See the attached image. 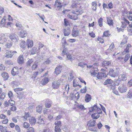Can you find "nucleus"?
I'll return each instance as SVG.
<instances>
[{
  "instance_id": "61",
  "label": "nucleus",
  "mask_w": 132,
  "mask_h": 132,
  "mask_svg": "<svg viewBox=\"0 0 132 132\" xmlns=\"http://www.w3.org/2000/svg\"><path fill=\"white\" fill-rule=\"evenodd\" d=\"M51 131L48 128H45L43 130V132H51Z\"/></svg>"
},
{
  "instance_id": "29",
  "label": "nucleus",
  "mask_w": 132,
  "mask_h": 132,
  "mask_svg": "<svg viewBox=\"0 0 132 132\" xmlns=\"http://www.w3.org/2000/svg\"><path fill=\"white\" fill-rule=\"evenodd\" d=\"M17 71L18 69L15 67L13 68L11 71L12 75L13 76H15L18 74Z\"/></svg>"
},
{
  "instance_id": "10",
  "label": "nucleus",
  "mask_w": 132,
  "mask_h": 132,
  "mask_svg": "<svg viewBox=\"0 0 132 132\" xmlns=\"http://www.w3.org/2000/svg\"><path fill=\"white\" fill-rule=\"evenodd\" d=\"M96 123V121L93 119L90 120L88 121L87 123L88 126H95V124Z\"/></svg>"
},
{
  "instance_id": "5",
  "label": "nucleus",
  "mask_w": 132,
  "mask_h": 132,
  "mask_svg": "<svg viewBox=\"0 0 132 132\" xmlns=\"http://www.w3.org/2000/svg\"><path fill=\"white\" fill-rule=\"evenodd\" d=\"M107 74L104 72H100L98 73L97 76V77L98 79H101L102 77H106Z\"/></svg>"
},
{
  "instance_id": "57",
  "label": "nucleus",
  "mask_w": 132,
  "mask_h": 132,
  "mask_svg": "<svg viewBox=\"0 0 132 132\" xmlns=\"http://www.w3.org/2000/svg\"><path fill=\"white\" fill-rule=\"evenodd\" d=\"M62 42L63 44L65 45H66L67 44V42L66 41V39L65 37H63L62 39Z\"/></svg>"
},
{
  "instance_id": "51",
  "label": "nucleus",
  "mask_w": 132,
  "mask_h": 132,
  "mask_svg": "<svg viewBox=\"0 0 132 132\" xmlns=\"http://www.w3.org/2000/svg\"><path fill=\"white\" fill-rule=\"evenodd\" d=\"M6 94L3 93L0 96V98L1 100H3L5 97Z\"/></svg>"
},
{
  "instance_id": "38",
  "label": "nucleus",
  "mask_w": 132,
  "mask_h": 132,
  "mask_svg": "<svg viewBox=\"0 0 132 132\" xmlns=\"http://www.w3.org/2000/svg\"><path fill=\"white\" fill-rule=\"evenodd\" d=\"M127 97L129 98H131L132 97V90L131 89L129 90L127 94Z\"/></svg>"
},
{
  "instance_id": "14",
  "label": "nucleus",
  "mask_w": 132,
  "mask_h": 132,
  "mask_svg": "<svg viewBox=\"0 0 132 132\" xmlns=\"http://www.w3.org/2000/svg\"><path fill=\"white\" fill-rule=\"evenodd\" d=\"M63 32L64 36H68L70 34L71 31L69 29H65L63 30Z\"/></svg>"
},
{
  "instance_id": "28",
  "label": "nucleus",
  "mask_w": 132,
  "mask_h": 132,
  "mask_svg": "<svg viewBox=\"0 0 132 132\" xmlns=\"http://www.w3.org/2000/svg\"><path fill=\"white\" fill-rule=\"evenodd\" d=\"M98 107L96 105H94L92 107L89 108V111L90 112L95 111L97 109Z\"/></svg>"
},
{
  "instance_id": "2",
  "label": "nucleus",
  "mask_w": 132,
  "mask_h": 132,
  "mask_svg": "<svg viewBox=\"0 0 132 132\" xmlns=\"http://www.w3.org/2000/svg\"><path fill=\"white\" fill-rule=\"evenodd\" d=\"M118 90L120 93H123L126 92L127 91V89L126 86L123 84L119 87Z\"/></svg>"
},
{
  "instance_id": "16",
  "label": "nucleus",
  "mask_w": 132,
  "mask_h": 132,
  "mask_svg": "<svg viewBox=\"0 0 132 132\" xmlns=\"http://www.w3.org/2000/svg\"><path fill=\"white\" fill-rule=\"evenodd\" d=\"M13 54L11 51H8L7 52L5 55V56L7 58H11L12 57Z\"/></svg>"
},
{
  "instance_id": "23",
  "label": "nucleus",
  "mask_w": 132,
  "mask_h": 132,
  "mask_svg": "<svg viewBox=\"0 0 132 132\" xmlns=\"http://www.w3.org/2000/svg\"><path fill=\"white\" fill-rule=\"evenodd\" d=\"M91 97L90 95L86 94L85 97V100L86 102H88L91 100Z\"/></svg>"
},
{
  "instance_id": "12",
  "label": "nucleus",
  "mask_w": 132,
  "mask_h": 132,
  "mask_svg": "<svg viewBox=\"0 0 132 132\" xmlns=\"http://www.w3.org/2000/svg\"><path fill=\"white\" fill-rule=\"evenodd\" d=\"M69 89V85H67L64 87L63 88L64 94L66 95L68 94Z\"/></svg>"
},
{
  "instance_id": "54",
  "label": "nucleus",
  "mask_w": 132,
  "mask_h": 132,
  "mask_svg": "<svg viewBox=\"0 0 132 132\" xmlns=\"http://www.w3.org/2000/svg\"><path fill=\"white\" fill-rule=\"evenodd\" d=\"M78 66L81 67L82 68L84 67L85 66L87 65L86 64H84L82 62L79 63H78Z\"/></svg>"
},
{
  "instance_id": "64",
  "label": "nucleus",
  "mask_w": 132,
  "mask_h": 132,
  "mask_svg": "<svg viewBox=\"0 0 132 132\" xmlns=\"http://www.w3.org/2000/svg\"><path fill=\"white\" fill-rule=\"evenodd\" d=\"M45 105L46 107L49 108L51 106V104L50 102H48L45 104Z\"/></svg>"
},
{
  "instance_id": "20",
  "label": "nucleus",
  "mask_w": 132,
  "mask_h": 132,
  "mask_svg": "<svg viewBox=\"0 0 132 132\" xmlns=\"http://www.w3.org/2000/svg\"><path fill=\"white\" fill-rule=\"evenodd\" d=\"M119 79L120 80H124L126 79V77L125 74L123 73H122L119 75Z\"/></svg>"
},
{
  "instance_id": "21",
  "label": "nucleus",
  "mask_w": 132,
  "mask_h": 132,
  "mask_svg": "<svg viewBox=\"0 0 132 132\" xmlns=\"http://www.w3.org/2000/svg\"><path fill=\"white\" fill-rule=\"evenodd\" d=\"M6 17L4 16L3 19H2L0 23V26L1 27H4L5 25V21Z\"/></svg>"
},
{
  "instance_id": "55",
  "label": "nucleus",
  "mask_w": 132,
  "mask_h": 132,
  "mask_svg": "<svg viewBox=\"0 0 132 132\" xmlns=\"http://www.w3.org/2000/svg\"><path fill=\"white\" fill-rule=\"evenodd\" d=\"M5 67L4 65L2 64H0V70L3 71L5 70Z\"/></svg>"
},
{
  "instance_id": "41",
  "label": "nucleus",
  "mask_w": 132,
  "mask_h": 132,
  "mask_svg": "<svg viewBox=\"0 0 132 132\" xmlns=\"http://www.w3.org/2000/svg\"><path fill=\"white\" fill-rule=\"evenodd\" d=\"M80 97V95L77 92L75 95L73 96V99L75 100H78L79 99Z\"/></svg>"
},
{
  "instance_id": "6",
  "label": "nucleus",
  "mask_w": 132,
  "mask_h": 132,
  "mask_svg": "<svg viewBox=\"0 0 132 132\" xmlns=\"http://www.w3.org/2000/svg\"><path fill=\"white\" fill-rule=\"evenodd\" d=\"M62 66L61 65L57 66L56 67L55 69V72L57 75L60 73L62 70Z\"/></svg>"
},
{
  "instance_id": "11",
  "label": "nucleus",
  "mask_w": 132,
  "mask_h": 132,
  "mask_svg": "<svg viewBox=\"0 0 132 132\" xmlns=\"http://www.w3.org/2000/svg\"><path fill=\"white\" fill-rule=\"evenodd\" d=\"M1 76L5 80H7L9 77L8 74L6 72H3L1 74Z\"/></svg>"
},
{
  "instance_id": "24",
  "label": "nucleus",
  "mask_w": 132,
  "mask_h": 132,
  "mask_svg": "<svg viewBox=\"0 0 132 132\" xmlns=\"http://www.w3.org/2000/svg\"><path fill=\"white\" fill-rule=\"evenodd\" d=\"M27 34V33L26 31L22 30L20 33L19 35L21 37L23 38L26 36Z\"/></svg>"
},
{
  "instance_id": "35",
  "label": "nucleus",
  "mask_w": 132,
  "mask_h": 132,
  "mask_svg": "<svg viewBox=\"0 0 132 132\" xmlns=\"http://www.w3.org/2000/svg\"><path fill=\"white\" fill-rule=\"evenodd\" d=\"M43 118V116H40L38 117V123L42 124L44 122Z\"/></svg>"
},
{
  "instance_id": "33",
  "label": "nucleus",
  "mask_w": 132,
  "mask_h": 132,
  "mask_svg": "<svg viewBox=\"0 0 132 132\" xmlns=\"http://www.w3.org/2000/svg\"><path fill=\"white\" fill-rule=\"evenodd\" d=\"M113 82V81L112 80L108 79L105 80L104 83V84L106 85L108 84H112Z\"/></svg>"
},
{
  "instance_id": "31",
  "label": "nucleus",
  "mask_w": 132,
  "mask_h": 132,
  "mask_svg": "<svg viewBox=\"0 0 132 132\" xmlns=\"http://www.w3.org/2000/svg\"><path fill=\"white\" fill-rule=\"evenodd\" d=\"M92 118L93 119H97L100 117L99 114L98 113H95L92 115Z\"/></svg>"
},
{
  "instance_id": "59",
  "label": "nucleus",
  "mask_w": 132,
  "mask_h": 132,
  "mask_svg": "<svg viewBox=\"0 0 132 132\" xmlns=\"http://www.w3.org/2000/svg\"><path fill=\"white\" fill-rule=\"evenodd\" d=\"M103 35L105 37H109L110 35L109 31H107L104 32L103 33Z\"/></svg>"
},
{
  "instance_id": "34",
  "label": "nucleus",
  "mask_w": 132,
  "mask_h": 132,
  "mask_svg": "<svg viewBox=\"0 0 132 132\" xmlns=\"http://www.w3.org/2000/svg\"><path fill=\"white\" fill-rule=\"evenodd\" d=\"M92 5V9L94 11L96 10V9L97 2L95 1L93 2Z\"/></svg>"
},
{
  "instance_id": "1",
  "label": "nucleus",
  "mask_w": 132,
  "mask_h": 132,
  "mask_svg": "<svg viewBox=\"0 0 132 132\" xmlns=\"http://www.w3.org/2000/svg\"><path fill=\"white\" fill-rule=\"evenodd\" d=\"M83 13L82 11H76L73 13L74 14L72 15L68 14V17L71 19L75 20H77L78 19V14H81Z\"/></svg>"
},
{
  "instance_id": "22",
  "label": "nucleus",
  "mask_w": 132,
  "mask_h": 132,
  "mask_svg": "<svg viewBox=\"0 0 132 132\" xmlns=\"http://www.w3.org/2000/svg\"><path fill=\"white\" fill-rule=\"evenodd\" d=\"M107 23L109 26H113V20L111 18L107 17Z\"/></svg>"
},
{
  "instance_id": "58",
  "label": "nucleus",
  "mask_w": 132,
  "mask_h": 132,
  "mask_svg": "<svg viewBox=\"0 0 132 132\" xmlns=\"http://www.w3.org/2000/svg\"><path fill=\"white\" fill-rule=\"evenodd\" d=\"M55 124L56 125L60 127L61 126V122L60 121H57L55 122Z\"/></svg>"
},
{
  "instance_id": "39",
  "label": "nucleus",
  "mask_w": 132,
  "mask_h": 132,
  "mask_svg": "<svg viewBox=\"0 0 132 132\" xmlns=\"http://www.w3.org/2000/svg\"><path fill=\"white\" fill-rule=\"evenodd\" d=\"M17 94H18L17 97L19 99H21L24 97V94L22 93L19 92L17 93Z\"/></svg>"
},
{
  "instance_id": "40",
  "label": "nucleus",
  "mask_w": 132,
  "mask_h": 132,
  "mask_svg": "<svg viewBox=\"0 0 132 132\" xmlns=\"http://www.w3.org/2000/svg\"><path fill=\"white\" fill-rule=\"evenodd\" d=\"M88 127V129L90 131L96 132L97 131V130H96L94 126H90Z\"/></svg>"
},
{
  "instance_id": "4",
  "label": "nucleus",
  "mask_w": 132,
  "mask_h": 132,
  "mask_svg": "<svg viewBox=\"0 0 132 132\" xmlns=\"http://www.w3.org/2000/svg\"><path fill=\"white\" fill-rule=\"evenodd\" d=\"M60 81L59 80L55 81L52 82V87L53 89H57L60 86Z\"/></svg>"
},
{
  "instance_id": "45",
  "label": "nucleus",
  "mask_w": 132,
  "mask_h": 132,
  "mask_svg": "<svg viewBox=\"0 0 132 132\" xmlns=\"http://www.w3.org/2000/svg\"><path fill=\"white\" fill-rule=\"evenodd\" d=\"M38 62L37 61H35L34 63L32 66V68L33 70H35L37 67L38 66Z\"/></svg>"
},
{
  "instance_id": "32",
  "label": "nucleus",
  "mask_w": 132,
  "mask_h": 132,
  "mask_svg": "<svg viewBox=\"0 0 132 132\" xmlns=\"http://www.w3.org/2000/svg\"><path fill=\"white\" fill-rule=\"evenodd\" d=\"M42 106L40 105H39L36 108V111L39 113H41L42 112Z\"/></svg>"
},
{
  "instance_id": "3",
  "label": "nucleus",
  "mask_w": 132,
  "mask_h": 132,
  "mask_svg": "<svg viewBox=\"0 0 132 132\" xmlns=\"http://www.w3.org/2000/svg\"><path fill=\"white\" fill-rule=\"evenodd\" d=\"M9 37L10 39L13 42H16L18 41L17 36L14 34H12L10 35Z\"/></svg>"
},
{
  "instance_id": "25",
  "label": "nucleus",
  "mask_w": 132,
  "mask_h": 132,
  "mask_svg": "<svg viewBox=\"0 0 132 132\" xmlns=\"http://www.w3.org/2000/svg\"><path fill=\"white\" fill-rule=\"evenodd\" d=\"M123 20L125 21V22H121L122 24L121 26L122 28H125L126 27V23H127L128 24H129V22L125 18H124Z\"/></svg>"
},
{
  "instance_id": "18",
  "label": "nucleus",
  "mask_w": 132,
  "mask_h": 132,
  "mask_svg": "<svg viewBox=\"0 0 132 132\" xmlns=\"http://www.w3.org/2000/svg\"><path fill=\"white\" fill-rule=\"evenodd\" d=\"M29 122L30 124L31 125H34L36 122V120L34 117H32L29 119Z\"/></svg>"
},
{
  "instance_id": "52",
  "label": "nucleus",
  "mask_w": 132,
  "mask_h": 132,
  "mask_svg": "<svg viewBox=\"0 0 132 132\" xmlns=\"http://www.w3.org/2000/svg\"><path fill=\"white\" fill-rule=\"evenodd\" d=\"M55 132H59L61 131V129L59 126H55Z\"/></svg>"
},
{
  "instance_id": "26",
  "label": "nucleus",
  "mask_w": 132,
  "mask_h": 132,
  "mask_svg": "<svg viewBox=\"0 0 132 132\" xmlns=\"http://www.w3.org/2000/svg\"><path fill=\"white\" fill-rule=\"evenodd\" d=\"M38 49L37 50V48L35 47H34L31 50V52L32 54H34L38 52Z\"/></svg>"
},
{
  "instance_id": "48",
  "label": "nucleus",
  "mask_w": 132,
  "mask_h": 132,
  "mask_svg": "<svg viewBox=\"0 0 132 132\" xmlns=\"http://www.w3.org/2000/svg\"><path fill=\"white\" fill-rule=\"evenodd\" d=\"M8 95L11 99H13V93L11 91H10L8 93Z\"/></svg>"
},
{
  "instance_id": "43",
  "label": "nucleus",
  "mask_w": 132,
  "mask_h": 132,
  "mask_svg": "<svg viewBox=\"0 0 132 132\" xmlns=\"http://www.w3.org/2000/svg\"><path fill=\"white\" fill-rule=\"evenodd\" d=\"M30 126V124L29 123L25 122L23 123V127L24 128L27 129Z\"/></svg>"
},
{
  "instance_id": "15",
  "label": "nucleus",
  "mask_w": 132,
  "mask_h": 132,
  "mask_svg": "<svg viewBox=\"0 0 132 132\" xmlns=\"http://www.w3.org/2000/svg\"><path fill=\"white\" fill-rule=\"evenodd\" d=\"M49 81V79L47 77H45L42 79L41 82L43 85H45Z\"/></svg>"
},
{
  "instance_id": "13",
  "label": "nucleus",
  "mask_w": 132,
  "mask_h": 132,
  "mask_svg": "<svg viewBox=\"0 0 132 132\" xmlns=\"http://www.w3.org/2000/svg\"><path fill=\"white\" fill-rule=\"evenodd\" d=\"M111 77H115L117 75V74L114 72L113 69H110L108 73Z\"/></svg>"
},
{
  "instance_id": "47",
  "label": "nucleus",
  "mask_w": 132,
  "mask_h": 132,
  "mask_svg": "<svg viewBox=\"0 0 132 132\" xmlns=\"http://www.w3.org/2000/svg\"><path fill=\"white\" fill-rule=\"evenodd\" d=\"M132 24H130L129 27H127V30L130 33L132 32Z\"/></svg>"
},
{
  "instance_id": "17",
  "label": "nucleus",
  "mask_w": 132,
  "mask_h": 132,
  "mask_svg": "<svg viewBox=\"0 0 132 132\" xmlns=\"http://www.w3.org/2000/svg\"><path fill=\"white\" fill-rule=\"evenodd\" d=\"M28 47H31L33 45V43L32 40L28 39L27 41Z\"/></svg>"
},
{
  "instance_id": "37",
  "label": "nucleus",
  "mask_w": 132,
  "mask_h": 132,
  "mask_svg": "<svg viewBox=\"0 0 132 132\" xmlns=\"http://www.w3.org/2000/svg\"><path fill=\"white\" fill-rule=\"evenodd\" d=\"M30 117V116L28 112H25V113L24 116H23L22 117L24 119V121H25L27 120V118L29 117Z\"/></svg>"
},
{
  "instance_id": "63",
  "label": "nucleus",
  "mask_w": 132,
  "mask_h": 132,
  "mask_svg": "<svg viewBox=\"0 0 132 132\" xmlns=\"http://www.w3.org/2000/svg\"><path fill=\"white\" fill-rule=\"evenodd\" d=\"M85 86L83 89H81V93H85L86 91V88Z\"/></svg>"
},
{
  "instance_id": "30",
  "label": "nucleus",
  "mask_w": 132,
  "mask_h": 132,
  "mask_svg": "<svg viewBox=\"0 0 132 132\" xmlns=\"http://www.w3.org/2000/svg\"><path fill=\"white\" fill-rule=\"evenodd\" d=\"M111 64V63L110 61H105L103 62L102 63V66H106L109 65Z\"/></svg>"
},
{
  "instance_id": "44",
  "label": "nucleus",
  "mask_w": 132,
  "mask_h": 132,
  "mask_svg": "<svg viewBox=\"0 0 132 132\" xmlns=\"http://www.w3.org/2000/svg\"><path fill=\"white\" fill-rule=\"evenodd\" d=\"M5 46L7 48H10L12 46V44L11 42H8Z\"/></svg>"
},
{
  "instance_id": "8",
  "label": "nucleus",
  "mask_w": 132,
  "mask_h": 132,
  "mask_svg": "<svg viewBox=\"0 0 132 132\" xmlns=\"http://www.w3.org/2000/svg\"><path fill=\"white\" fill-rule=\"evenodd\" d=\"M79 31L76 29L73 28L71 34V35L74 37H76L78 36Z\"/></svg>"
},
{
  "instance_id": "56",
  "label": "nucleus",
  "mask_w": 132,
  "mask_h": 132,
  "mask_svg": "<svg viewBox=\"0 0 132 132\" xmlns=\"http://www.w3.org/2000/svg\"><path fill=\"white\" fill-rule=\"evenodd\" d=\"M9 105L11 106H13L15 104V102L11 100H10L9 101Z\"/></svg>"
},
{
  "instance_id": "60",
  "label": "nucleus",
  "mask_w": 132,
  "mask_h": 132,
  "mask_svg": "<svg viewBox=\"0 0 132 132\" xmlns=\"http://www.w3.org/2000/svg\"><path fill=\"white\" fill-rule=\"evenodd\" d=\"M15 129L18 132H20L21 131L20 128L18 125H16L15 126Z\"/></svg>"
},
{
  "instance_id": "27",
  "label": "nucleus",
  "mask_w": 132,
  "mask_h": 132,
  "mask_svg": "<svg viewBox=\"0 0 132 132\" xmlns=\"http://www.w3.org/2000/svg\"><path fill=\"white\" fill-rule=\"evenodd\" d=\"M71 7L72 8L76 7L80 8L81 7V5L80 4H77L75 2H74L72 4Z\"/></svg>"
},
{
  "instance_id": "19",
  "label": "nucleus",
  "mask_w": 132,
  "mask_h": 132,
  "mask_svg": "<svg viewBox=\"0 0 132 132\" xmlns=\"http://www.w3.org/2000/svg\"><path fill=\"white\" fill-rule=\"evenodd\" d=\"M18 62L19 64H22L24 62V60L22 55H21L19 56L18 59Z\"/></svg>"
},
{
  "instance_id": "50",
  "label": "nucleus",
  "mask_w": 132,
  "mask_h": 132,
  "mask_svg": "<svg viewBox=\"0 0 132 132\" xmlns=\"http://www.w3.org/2000/svg\"><path fill=\"white\" fill-rule=\"evenodd\" d=\"M27 132H35V130L32 127H30L27 129Z\"/></svg>"
},
{
  "instance_id": "42",
  "label": "nucleus",
  "mask_w": 132,
  "mask_h": 132,
  "mask_svg": "<svg viewBox=\"0 0 132 132\" xmlns=\"http://www.w3.org/2000/svg\"><path fill=\"white\" fill-rule=\"evenodd\" d=\"M99 65V64L97 63H94L93 65L92 66L91 65H89L88 66V65H86L87 67V68H91V70H92L93 69H94L96 66H98Z\"/></svg>"
},
{
  "instance_id": "36",
  "label": "nucleus",
  "mask_w": 132,
  "mask_h": 132,
  "mask_svg": "<svg viewBox=\"0 0 132 132\" xmlns=\"http://www.w3.org/2000/svg\"><path fill=\"white\" fill-rule=\"evenodd\" d=\"M20 45L22 48H24L26 47L25 42L24 40H22L20 44Z\"/></svg>"
},
{
  "instance_id": "9",
  "label": "nucleus",
  "mask_w": 132,
  "mask_h": 132,
  "mask_svg": "<svg viewBox=\"0 0 132 132\" xmlns=\"http://www.w3.org/2000/svg\"><path fill=\"white\" fill-rule=\"evenodd\" d=\"M97 66H96L94 69L91 70L90 72L92 75L95 76L97 73L98 70L97 67Z\"/></svg>"
},
{
  "instance_id": "46",
  "label": "nucleus",
  "mask_w": 132,
  "mask_h": 132,
  "mask_svg": "<svg viewBox=\"0 0 132 132\" xmlns=\"http://www.w3.org/2000/svg\"><path fill=\"white\" fill-rule=\"evenodd\" d=\"M76 106L78 108L82 110H84L85 109L84 106L82 105L78 104L77 105H76Z\"/></svg>"
},
{
  "instance_id": "7",
  "label": "nucleus",
  "mask_w": 132,
  "mask_h": 132,
  "mask_svg": "<svg viewBox=\"0 0 132 132\" xmlns=\"http://www.w3.org/2000/svg\"><path fill=\"white\" fill-rule=\"evenodd\" d=\"M7 41V38H6L5 35L4 34H3L2 36V37L0 38L1 43L4 44Z\"/></svg>"
},
{
  "instance_id": "49",
  "label": "nucleus",
  "mask_w": 132,
  "mask_h": 132,
  "mask_svg": "<svg viewBox=\"0 0 132 132\" xmlns=\"http://www.w3.org/2000/svg\"><path fill=\"white\" fill-rule=\"evenodd\" d=\"M103 19L101 18H100L98 20V24L99 26L100 27H101L103 25Z\"/></svg>"
},
{
  "instance_id": "62",
  "label": "nucleus",
  "mask_w": 132,
  "mask_h": 132,
  "mask_svg": "<svg viewBox=\"0 0 132 132\" xmlns=\"http://www.w3.org/2000/svg\"><path fill=\"white\" fill-rule=\"evenodd\" d=\"M114 44L113 43H112L111 44L110 46V50H111V51H113L114 50Z\"/></svg>"
},
{
  "instance_id": "53",
  "label": "nucleus",
  "mask_w": 132,
  "mask_h": 132,
  "mask_svg": "<svg viewBox=\"0 0 132 132\" xmlns=\"http://www.w3.org/2000/svg\"><path fill=\"white\" fill-rule=\"evenodd\" d=\"M130 57V55L129 54H127L126 56L124 59V62H126L127 61Z\"/></svg>"
}]
</instances>
